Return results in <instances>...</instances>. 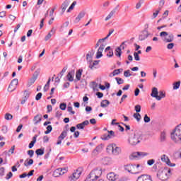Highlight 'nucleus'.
I'll use <instances>...</instances> for the list:
<instances>
[{
  "label": "nucleus",
  "mask_w": 181,
  "mask_h": 181,
  "mask_svg": "<svg viewBox=\"0 0 181 181\" xmlns=\"http://www.w3.org/2000/svg\"><path fill=\"white\" fill-rule=\"evenodd\" d=\"M142 141V136L138 132H134L133 134H130L128 141L132 146H135L138 144L141 143Z\"/></svg>",
  "instance_id": "obj_1"
},
{
  "label": "nucleus",
  "mask_w": 181,
  "mask_h": 181,
  "mask_svg": "<svg viewBox=\"0 0 181 181\" xmlns=\"http://www.w3.org/2000/svg\"><path fill=\"white\" fill-rule=\"evenodd\" d=\"M125 170H127L129 173H133L136 175L139 173V172L144 170V166L139 164L137 165H127L124 168Z\"/></svg>",
  "instance_id": "obj_2"
},
{
  "label": "nucleus",
  "mask_w": 181,
  "mask_h": 181,
  "mask_svg": "<svg viewBox=\"0 0 181 181\" xmlns=\"http://www.w3.org/2000/svg\"><path fill=\"white\" fill-rule=\"evenodd\" d=\"M101 175H103V171L101 170L94 169L90 173L89 175L85 181L98 180V179L101 177Z\"/></svg>",
  "instance_id": "obj_3"
},
{
  "label": "nucleus",
  "mask_w": 181,
  "mask_h": 181,
  "mask_svg": "<svg viewBox=\"0 0 181 181\" xmlns=\"http://www.w3.org/2000/svg\"><path fill=\"white\" fill-rule=\"evenodd\" d=\"M170 175V169L168 168L160 169L157 174V176L160 180H168V179H169Z\"/></svg>",
  "instance_id": "obj_4"
},
{
  "label": "nucleus",
  "mask_w": 181,
  "mask_h": 181,
  "mask_svg": "<svg viewBox=\"0 0 181 181\" xmlns=\"http://www.w3.org/2000/svg\"><path fill=\"white\" fill-rule=\"evenodd\" d=\"M160 37H162L163 42H165L166 43H170V42H173V34L168 33L166 31H163L160 33Z\"/></svg>",
  "instance_id": "obj_5"
},
{
  "label": "nucleus",
  "mask_w": 181,
  "mask_h": 181,
  "mask_svg": "<svg viewBox=\"0 0 181 181\" xmlns=\"http://www.w3.org/2000/svg\"><path fill=\"white\" fill-rule=\"evenodd\" d=\"M145 156H149V153L144 151H137L132 153L130 159H142Z\"/></svg>",
  "instance_id": "obj_6"
},
{
  "label": "nucleus",
  "mask_w": 181,
  "mask_h": 181,
  "mask_svg": "<svg viewBox=\"0 0 181 181\" xmlns=\"http://www.w3.org/2000/svg\"><path fill=\"white\" fill-rule=\"evenodd\" d=\"M39 74H40V68H38L33 74V76L28 80V87H30L32 84H35V81L37 80V77H39Z\"/></svg>",
  "instance_id": "obj_7"
},
{
  "label": "nucleus",
  "mask_w": 181,
  "mask_h": 181,
  "mask_svg": "<svg viewBox=\"0 0 181 181\" xmlns=\"http://www.w3.org/2000/svg\"><path fill=\"white\" fill-rule=\"evenodd\" d=\"M82 173V170L81 168H78L69 177V181H76L77 179H79L80 175Z\"/></svg>",
  "instance_id": "obj_8"
},
{
  "label": "nucleus",
  "mask_w": 181,
  "mask_h": 181,
  "mask_svg": "<svg viewBox=\"0 0 181 181\" xmlns=\"http://www.w3.org/2000/svg\"><path fill=\"white\" fill-rule=\"evenodd\" d=\"M82 173V170L81 168H78L69 177V181H76L77 179H79L80 175Z\"/></svg>",
  "instance_id": "obj_9"
},
{
  "label": "nucleus",
  "mask_w": 181,
  "mask_h": 181,
  "mask_svg": "<svg viewBox=\"0 0 181 181\" xmlns=\"http://www.w3.org/2000/svg\"><path fill=\"white\" fill-rule=\"evenodd\" d=\"M107 149H112V153L116 156L121 153V148L117 146L116 144L110 145L107 147Z\"/></svg>",
  "instance_id": "obj_10"
},
{
  "label": "nucleus",
  "mask_w": 181,
  "mask_h": 181,
  "mask_svg": "<svg viewBox=\"0 0 181 181\" xmlns=\"http://www.w3.org/2000/svg\"><path fill=\"white\" fill-rule=\"evenodd\" d=\"M18 84H19V81H18V79H13L8 88V91H10V93H12V91H15V90H16V86H18Z\"/></svg>",
  "instance_id": "obj_11"
},
{
  "label": "nucleus",
  "mask_w": 181,
  "mask_h": 181,
  "mask_svg": "<svg viewBox=\"0 0 181 181\" xmlns=\"http://www.w3.org/2000/svg\"><path fill=\"white\" fill-rule=\"evenodd\" d=\"M161 160H162V162H165L166 165H168V166H170V168H173V167L176 166V164L172 163L170 162V160L169 159V157H168V156H166L165 154L161 156Z\"/></svg>",
  "instance_id": "obj_12"
},
{
  "label": "nucleus",
  "mask_w": 181,
  "mask_h": 181,
  "mask_svg": "<svg viewBox=\"0 0 181 181\" xmlns=\"http://www.w3.org/2000/svg\"><path fill=\"white\" fill-rule=\"evenodd\" d=\"M149 35H151V33H149V32H148V30L145 29L139 35V40L141 41L145 40V39H147V37L149 36Z\"/></svg>",
  "instance_id": "obj_13"
},
{
  "label": "nucleus",
  "mask_w": 181,
  "mask_h": 181,
  "mask_svg": "<svg viewBox=\"0 0 181 181\" xmlns=\"http://www.w3.org/2000/svg\"><path fill=\"white\" fill-rule=\"evenodd\" d=\"M119 176L118 175L115 174V173H109L107 175V179L110 181H115L117 179H118Z\"/></svg>",
  "instance_id": "obj_14"
},
{
  "label": "nucleus",
  "mask_w": 181,
  "mask_h": 181,
  "mask_svg": "<svg viewBox=\"0 0 181 181\" xmlns=\"http://www.w3.org/2000/svg\"><path fill=\"white\" fill-rule=\"evenodd\" d=\"M30 95V92H29V90H25L23 93V98L21 100V104H25V103H26V101H28V99L29 98Z\"/></svg>",
  "instance_id": "obj_15"
},
{
  "label": "nucleus",
  "mask_w": 181,
  "mask_h": 181,
  "mask_svg": "<svg viewBox=\"0 0 181 181\" xmlns=\"http://www.w3.org/2000/svg\"><path fill=\"white\" fill-rule=\"evenodd\" d=\"M105 47V45H104V44H102L100 46L96 53V59H100V57H103V51L104 50Z\"/></svg>",
  "instance_id": "obj_16"
},
{
  "label": "nucleus",
  "mask_w": 181,
  "mask_h": 181,
  "mask_svg": "<svg viewBox=\"0 0 181 181\" xmlns=\"http://www.w3.org/2000/svg\"><path fill=\"white\" fill-rule=\"evenodd\" d=\"M74 74H75V71L74 70H71L68 74L66 75V78L68 80V81H74Z\"/></svg>",
  "instance_id": "obj_17"
},
{
  "label": "nucleus",
  "mask_w": 181,
  "mask_h": 181,
  "mask_svg": "<svg viewBox=\"0 0 181 181\" xmlns=\"http://www.w3.org/2000/svg\"><path fill=\"white\" fill-rule=\"evenodd\" d=\"M42 121V115H37L33 118L34 125H37Z\"/></svg>",
  "instance_id": "obj_18"
},
{
  "label": "nucleus",
  "mask_w": 181,
  "mask_h": 181,
  "mask_svg": "<svg viewBox=\"0 0 181 181\" xmlns=\"http://www.w3.org/2000/svg\"><path fill=\"white\" fill-rule=\"evenodd\" d=\"M119 6V5H117L115 8H114L112 11L110 12V13L107 15V16L105 18V21H110L111 19L112 16H114V14L115 12H117V8Z\"/></svg>",
  "instance_id": "obj_19"
},
{
  "label": "nucleus",
  "mask_w": 181,
  "mask_h": 181,
  "mask_svg": "<svg viewBox=\"0 0 181 181\" xmlns=\"http://www.w3.org/2000/svg\"><path fill=\"white\" fill-rule=\"evenodd\" d=\"M83 74V69H79L76 73L75 81H80L81 80V76Z\"/></svg>",
  "instance_id": "obj_20"
},
{
  "label": "nucleus",
  "mask_w": 181,
  "mask_h": 181,
  "mask_svg": "<svg viewBox=\"0 0 181 181\" xmlns=\"http://www.w3.org/2000/svg\"><path fill=\"white\" fill-rule=\"evenodd\" d=\"M69 5H70V1L69 0L64 1V3L62 4V13L66 12V9H67Z\"/></svg>",
  "instance_id": "obj_21"
},
{
  "label": "nucleus",
  "mask_w": 181,
  "mask_h": 181,
  "mask_svg": "<svg viewBox=\"0 0 181 181\" xmlns=\"http://www.w3.org/2000/svg\"><path fill=\"white\" fill-rule=\"evenodd\" d=\"M86 16V12L85 11H81L78 16L75 19V23H78L79 21H81L83 19V17Z\"/></svg>",
  "instance_id": "obj_22"
},
{
  "label": "nucleus",
  "mask_w": 181,
  "mask_h": 181,
  "mask_svg": "<svg viewBox=\"0 0 181 181\" xmlns=\"http://www.w3.org/2000/svg\"><path fill=\"white\" fill-rule=\"evenodd\" d=\"M159 95H157V100L158 101H160V100H162V98H165V97H166V93H165V91L163 90H160L158 92Z\"/></svg>",
  "instance_id": "obj_23"
},
{
  "label": "nucleus",
  "mask_w": 181,
  "mask_h": 181,
  "mask_svg": "<svg viewBox=\"0 0 181 181\" xmlns=\"http://www.w3.org/2000/svg\"><path fill=\"white\" fill-rule=\"evenodd\" d=\"M158 94V88H156V87L153 88L152 92L151 93V96L153 97L154 98H156L157 100Z\"/></svg>",
  "instance_id": "obj_24"
},
{
  "label": "nucleus",
  "mask_w": 181,
  "mask_h": 181,
  "mask_svg": "<svg viewBox=\"0 0 181 181\" xmlns=\"http://www.w3.org/2000/svg\"><path fill=\"white\" fill-rule=\"evenodd\" d=\"M108 105H110V102L108 101V100H103L100 103V107L102 108H107Z\"/></svg>",
  "instance_id": "obj_25"
},
{
  "label": "nucleus",
  "mask_w": 181,
  "mask_h": 181,
  "mask_svg": "<svg viewBox=\"0 0 181 181\" xmlns=\"http://www.w3.org/2000/svg\"><path fill=\"white\" fill-rule=\"evenodd\" d=\"M121 54H122V51L121 50V47H118L115 49V56L117 57H121Z\"/></svg>",
  "instance_id": "obj_26"
},
{
  "label": "nucleus",
  "mask_w": 181,
  "mask_h": 181,
  "mask_svg": "<svg viewBox=\"0 0 181 181\" xmlns=\"http://www.w3.org/2000/svg\"><path fill=\"white\" fill-rule=\"evenodd\" d=\"M32 165H33V159H30L28 161L27 159L24 162V166H26V168H28V166H32Z\"/></svg>",
  "instance_id": "obj_27"
},
{
  "label": "nucleus",
  "mask_w": 181,
  "mask_h": 181,
  "mask_svg": "<svg viewBox=\"0 0 181 181\" xmlns=\"http://www.w3.org/2000/svg\"><path fill=\"white\" fill-rule=\"evenodd\" d=\"M98 63H100V61H94L93 64L89 65V68L90 70H94V69H96L95 66H98Z\"/></svg>",
  "instance_id": "obj_28"
},
{
  "label": "nucleus",
  "mask_w": 181,
  "mask_h": 181,
  "mask_svg": "<svg viewBox=\"0 0 181 181\" xmlns=\"http://www.w3.org/2000/svg\"><path fill=\"white\" fill-rule=\"evenodd\" d=\"M66 136H67V131H63L62 134L59 135V136L58 137V139H61L63 141V139H64Z\"/></svg>",
  "instance_id": "obj_29"
},
{
  "label": "nucleus",
  "mask_w": 181,
  "mask_h": 181,
  "mask_svg": "<svg viewBox=\"0 0 181 181\" xmlns=\"http://www.w3.org/2000/svg\"><path fill=\"white\" fill-rule=\"evenodd\" d=\"M134 118H135V119H136L137 122H139V121H141V118H142V117L141 116V114L139 113H134L133 115Z\"/></svg>",
  "instance_id": "obj_30"
},
{
  "label": "nucleus",
  "mask_w": 181,
  "mask_h": 181,
  "mask_svg": "<svg viewBox=\"0 0 181 181\" xmlns=\"http://www.w3.org/2000/svg\"><path fill=\"white\" fill-rule=\"evenodd\" d=\"M160 139L161 142H165L166 141V133L164 132H161Z\"/></svg>",
  "instance_id": "obj_31"
},
{
  "label": "nucleus",
  "mask_w": 181,
  "mask_h": 181,
  "mask_svg": "<svg viewBox=\"0 0 181 181\" xmlns=\"http://www.w3.org/2000/svg\"><path fill=\"white\" fill-rule=\"evenodd\" d=\"M35 153L39 156H42L44 155L45 153V150L42 149V148H38L35 151Z\"/></svg>",
  "instance_id": "obj_32"
},
{
  "label": "nucleus",
  "mask_w": 181,
  "mask_h": 181,
  "mask_svg": "<svg viewBox=\"0 0 181 181\" xmlns=\"http://www.w3.org/2000/svg\"><path fill=\"white\" fill-rule=\"evenodd\" d=\"M77 5V1H74L67 10V12H71L74 9V6Z\"/></svg>",
  "instance_id": "obj_33"
},
{
  "label": "nucleus",
  "mask_w": 181,
  "mask_h": 181,
  "mask_svg": "<svg viewBox=\"0 0 181 181\" xmlns=\"http://www.w3.org/2000/svg\"><path fill=\"white\" fill-rule=\"evenodd\" d=\"M4 118L7 121H11V119H12L13 118V116L10 113H6Z\"/></svg>",
  "instance_id": "obj_34"
},
{
  "label": "nucleus",
  "mask_w": 181,
  "mask_h": 181,
  "mask_svg": "<svg viewBox=\"0 0 181 181\" xmlns=\"http://www.w3.org/2000/svg\"><path fill=\"white\" fill-rule=\"evenodd\" d=\"M60 169H56L53 173L54 177H59L60 176Z\"/></svg>",
  "instance_id": "obj_35"
},
{
  "label": "nucleus",
  "mask_w": 181,
  "mask_h": 181,
  "mask_svg": "<svg viewBox=\"0 0 181 181\" xmlns=\"http://www.w3.org/2000/svg\"><path fill=\"white\" fill-rule=\"evenodd\" d=\"M122 71H124L123 69H115L113 71V74H115V76H118V74H120Z\"/></svg>",
  "instance_id": "obj_36"
},
{
  "label": "nucleus",
  "mask_w": 181,
  "mask_h": 181,
  "mask_svg": "<svg viewBox=\"0 0 181 181\" xmlns=\"http://www.w3.org/2000/svg\"><path fill=\"white\" fill-rule=\"evenodd\" d=\"M52 129H53V127H52V125H48L47 127V131L45 132V134L46 135H47V134H50Z\"/></svg>",
  "instance_id": "obj_37"
},
{
  "label": "nucleus",
  "mask_w": 181,
  "mask_h": 181,
  "mask_svg": "<svg viewBox=\"0 0 181 181\" xmlns=\"http://www.w3.org/2000/svg\"><path fill=\"white\" fill-rule=\"evenodd\" d=\"M180 87V81H177L173 83V90H177Z\"/></svg>",
  "instance_id": "obj_38"
},
{
  "label": "nucleus",
  "mask_w": 181,
  "mask_h": 181,
  "mask_svg": "<svg viewBox=\"0 0 181 181\" xmlns=\"http://www.w3.org/2000/svg\"><path fill=\"white\" fill-rule=\"evenodd\" d=\"M49 86H50V78L48 79V81L47 82V83L45 84V86L44 87L45 93H46V91H47V90H49Z\"/></svg>",
  "instance_id": "obj_39"
},
{
  "label": "nucleus",
  "mask_w": 181,
  "mask_h": 181,
  "mask_svg": "<svg viewBox=\"0 0 181 181\" xmlns=\"http://www.w3.org/2000/svg\"><path fill=\"white\" fill-rule=\"evenodd\" d=\"M175 156L177 159L180 158L181 159V148H180L175 153Z\"/></svg>",
  "instance_id": "obj_40"
},
{
  "label": "nucleus",
  "mask_w": 181,
  "mask_h": 181,
  "mask_svg": "<svg viewBox=\"0 0 181 181\" xmlns=\"http://www.w3.org/2000/svg\"><path fill=\"white\" fill-rule=\"evenodd\" d=\"M124 77H131V76H132V74H131V70L128 69L127 71H124Z\"/></svg>",
  "instance_id": "obj_41"
},
{
  "label": "nucleus",
  "mask_w": 181,
  "mask_h": 181,
  "mask_svg": "<svg viewBox=\"0 0 181 181\" xmlns=\"http://www.w3.org/2000/svg\"><path fill=\"white\" fill-rule=\"evenodd\" d=\"M161 9L162 8L160 7H159L158 10L155 11V12L153 13V16L154 18H156L158 16V15H159V12H160Z\"/></svg>",
  "instance_id": "obj_42"
},
{
  "label": "nucleus",
  "mask_w": 181,
  "mask_h": 181,
  "mask_svg": "<svg viewBox=\"0 0 181 181\" xmlns=\"http://www.w3.org/2000/svg\"><path fill=\"white\" fill-rule=\"evenodd\" d=\"M144 122L148 124V122H151V117H148V115H145L144 117Z\"/></svg>",
  "instance_id": "obj_43"
},
{
  "label": "nucleus",
  "mask_w": 181,
  "mask_h": 181,
  "mask_svg": "<svg viewBox=\"0 0 181 181\" xmlns=\"http://www.w3.org/2000/svg\"><path fill=\"white\" fill-rule=\"evenodd\" d=\"M134 60H136V62H139V60H141V57L136 52L134 53Z\"/></svg>",
  "instance_id": "obj_44"
},
{
  "label": "nucleus",
  "mask_w": 181,
  "mask_h": 181,
  "mask_svg": "<svg viewBox=\"0 0 181 181\" xmlns=\"http://www.w3.org/2000/svg\"><path fill=\"white\" fill-rule=\"evenodd\" d=\"M115 80H116L117 84H119V85L124 84V81L122 78L117 77V78H115Z\"/></svg>",
  "instance_id": "obj_45"
},
{
  "label": "nucleus",
  "mask_w": 181,
  "mask_h": 181,
  "mask_svg": "<svg viewBox=\"0 0 181 181\" xmlns=\"http://www.w3.org/2000/svg\"><path fill=\"white\" fill-rule=\"evenodd\" d=\"M141 105H136L134 107V110H135L136 112H137V114H138V112H141Z\"/></svg>",
  "instance_id": "obj_46"
},
{
  "label": "nucleus",
  "mask_w": 181,
  "mask_h": 181,
  "mask_svg": "<svg viewBox=\"0 0 181 181\" xmlns=\"http://www.w3.org/2000/svg\"><path fill=\"white\" fill-rule=\"evenodd\" d=\"M66 107H67V105L66 103H61L60 105H59V108L62 111H64L66 110Z\"/></svg>",
  "instance_id": "obj_47"
},
{
  "label": "nucleus",
  "mask_w": 181,
  "mask_h": 181,
  "mask_svg": "<svg viewBox=\"0 0 181 181\" xmlns=\"http://www.w3.org/2000/svg\"><path fill=\"white\" fill-rule=\"evenodd\" d=\"M67 111L68 112H71L72 115H74V114H76V112L73 111V107L71 106H68Z\"/></svg>",
  "instance_id": "obj_48"
},
{
  "label": "nucleus",
  "mask_w": 181,
  "mask_h": 181,
  "mask_svg": "<svg viewBox=\"0 0 181 181\" xmlns=\"http://www.w3.org/2000/svg\"><path fill=\"white\" fill-rule=\"evenodd\" d=\"M67 70V67H64L62 69V70L61 71V72L59 73L60 78H62V77H63V75L66 73V71Z\"/></svg>",
  "instance_id": "obj_49"
},
{
  "label": "nucleus",
  "mask_w": 181,
  "mask_h": 181,
  "mask_svg": "<svg viewBox=\"0 0 181 181\" xmlns=\"http://www.w3.org/2000/svg\"><path fill=\"white\" fill-rule=\"evenodd\" d=\"M108 6H110V2L109 1H105L103 4V9H107V8H108Z\"/></svg>",
  "instance_id": "obj_50"
},
{
  "label": "nucleus",
  "mask_w": 181,
  "mask_h": 181,
  "mask_svg": "<svg viewBox=\"0 0 181 181\" xmlns=\"http://www.w3.org/2000/svg\"><path fill=\"white\" fill-rule=\"evenodd\" d=\"M42 95H43V94H42V93H38L35 96L36 101H39V100H40V98H42Z\"/></svg>",
  "instance_id": "obj_51"
},
{
  "label": "nucleus",
  "mask_w": 181,
  "mask_h": 181,
  "mask_svg": "<svg viewBox=\"0 0 181 181\" xmlns=\"http://www.w3.org/2000/svg\"><path fill=\"white\" fill-rule=\"evenodd\" d=\"M5 175V168L1 167L0 168V176H4Z\"/></svg>",
  "instance_id": "obj_52"
},
{
  "label": "nucleus",
  "mask_w": 181,
  "mask_h": 181,
  "mask_svg": "<svg viewBox=\"0 0 181 181\" xmlns=\"http://www.w3.org/2000/svg\"><path fill=\"white\" fill-rule=\"evenodd\" d=\"M153 163H155L154 159H151L147 161V165H148V166H152V165H153Z\"/></svg>",
  "instance_id": "obj_53"
},
{
  "label": "nucleus",
  "mask_w": 181,
  "mask_h": 181,
  "mask_svg": "<svg viewBox=\"0 0 181 181\" xmlns=\"http://www.w3.org/2000/svg\"><path fill=\"white\" fill-rule=\"evenodd\" d=\"M34 153H35V151L33 150H29L28 151V155H29L30 158H33Z\"/></svg>",
  "instance_id": "obj_54"
},
{
  "label": "nucleus",
  "mask_w": 181,
  "mask_h": 181,
  "mask_svg": "<svg viewBox=\"0 0 181 181\" xmlns=\"http://www.w3.org/2000/svg\"><path fill=\"white\" fill-rule=\"evenodd\" d=\"M1 132H3V134H6V132H8V127L3 126L1 129Z\"/></svg>",
  "instance_id": "obj_55"
},
{
  "label": "nucleus",
  "mask_w": 181,
  "mask_h": 181,
  "mask_svg": "<svg viewBox=\"0 0 181 181\" xmlns=\"http://www.w3.org/2000/svg\"><path fill=\"white\" fill-rule=\"evenodd\" d=\"M96 95L98 98H103L104 97V94L101 92H97Z\"/></svg>",
  "instance_id": "obj_56"
},
{
  "label": "nucleus",
  "mask_w": 181,
  "mask_h": 181,
  "mask_svg": "<svg viewBox=\"0 0 181 181\" xmlns=\"http://www.w3.org/2000/svg\"><path fill=\"white\" fill-rule=\"evenodd\" d=\"M175 47V44L174 43H170L167 45V48L170 50L172 49H173V47Z\"/></svg>",
  "instance_id": "obj_57"
},
{
  "label": "nucleus",
  "mask_w": 181,
  "mask_h": 181,
  "mask_svg": "<svg viewBox=\"0 0 181 181\" xmlns=\"http://www.w3.org/2000/svg\"><path fill=\"white\" fill-rule=\"evenodd\" d=\"M12 176H13V174L12 173V172H9V173L7 174V175H6V179L7 180H8V179H11V177H12Z\"/></svg>",
  "instance_id": "obj_58"
},
{
  "label": "nucleus",
  "mask_w": 181,
  "mask_h": 181,
  "mask_svg": "<svg viewBox=\"0 0 181 181\" xmlns=\"http://www.w3.org/2000/svg\"><path fill=\"white\" fill-rule=\"evenodd\" d=\"M83 126V127L84 128V127L88 125V124H90V122H88V120H85L84 122H83L82 123H81Z\"/></svg>",
  "instance_id": "obj_59"
},
{
  "label": "nucleus",
  "mask_w": 181,
  "mask_h": 181,
  "mask_svg": "<svg viewBox=\"0 0 181 181\" xmlns=\"http://www.w3.org/2000/svg\"><path fill=\"white\" fill-rule=\"evenodd\" d=\"M140 90L139 88H136L135 90H134V95L136 97H138V95H139V93H140Z\"/></svg>",
  "instance_id": "obj_60"
},
{
  "label": "nucleus",
  "mask_w": 181,
  "mask_h": 181,
  "mask_svg": "<svg viewBox=\"0 0 181 181\" xmlns=\"http://www.w3.org/2000/svg\"><path fill=\"white\" fill-rule=\"evenodd\" d=\"M76 128L77 129H84V127L81 123L76 124Z\"/></svg>",
  "instance_id": "obj_61"
},
{
  "label": "nucleus",
  "mask_w": 181,
  "mask_h": 181,
  "mask_svg": "<svg viewBox=\"0 0 181 181\" xmlns=\"http://www.w3.org/2000/svg\"><path fill=\"white\" fill-rule=\"evenodd\" d=\"M125 42H123L119 47L120 49L122 50H124L127 47V45H125Z\"/></svg>",
  "instance_id": "obj_62"
},
{
  "label": "nucleus",
  "mask_w": 181,
  "mask_h": 181,
  "mask_svg": "<svg viewBox=\"0 0 181 181\" xmlns=\"http://www.w3.org/2000/svg\"><path fill=\"white\" fill-rule=\"evenodd\" d=\"M13 152H15V146H13L11 149L8 150V153H11L12 155V153H13Z\"/></svg>",
  "instance_id": "obj_63"
},
{
  "label": "nucleus",
  "mask_w": 181,
  "mask_h": 181,
  "mask_svg": "<svg viewBox=\"0 0 181 181\" xmlns=\"http://www.w3.org/2000/svg\"><path fill=\"white\" fill-rule=\"evenodd\" d=\"M90 124H92V125H95V124H97V120H95V119L93 118L90 119Z\"/></svg>",
  "instance_id": "obj_64"
}]
</instances>
